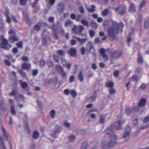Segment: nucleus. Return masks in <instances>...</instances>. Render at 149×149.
<instances>
[{"mask_svg": "<svg viewBox=\"0 0 149 149\" xmlns=\"http://www.w3.org/2000/svg\"><path fill=\"white\" fill-rule=\"evenodd\" d=\"M123 122V121L118 120L116 122L111 125L109 127L104 131L106 136L108 135V136L111 139L102 142L101 146L102 149H111L115 146L116 143V140L117 136L114 134L113 130L121 129V126Z\"/></svg>", "mask_w": 149, "mask_h": 149, "instance_id": "f257e3e1", "label": "nucleus"}, {"mask_svg": "<svg viewBox=\"0 0 149 149\" xmlns=\"http://www.w3.org/2000/svg\"><path fill=\"white\" fill-rule=\"evenodd\" d=\"M124 27V25L122 23L118 24L115 22H113L112 26L107 29L108 36L110 40H113L116 38V34L118 33L120 29L121 32H122V29Z\"/></svg>", "mask_w": 149, "mask_h": 149, "instance_id": "f03ea898", "label": "nucleus"}, {"mask_svg": "<svg viewBox=\"0 0 149 149\" xmlns=\"http://www.w3.org/2000/svg\"><path fill=\"white\" fill-rule=\"evenodd\" d=\"M8 33L10 35L9 40L12 43H13L14 42H17L19 40L18 36L13 30L11 29L9 31Z\"/></svg>", "mask_w": 149, "mask_h": 149, "instance_id": "7ed1b4c3", "label": "nucleus"}, {"mask_svg": "<svg viewBox=\"0 0 149 149\" xmlns=\"http://www.w3.org/2000/svg\"><path fill=\"white\" fill-rule=\"evenodd\" d=\"M1 38L2 40L1 47L4 49L8 50L11 47V44L8 43V40L4 38L3 35L1 36Z\"/></svg>", "mask_w": 149, "mask_h": 149, "instance_id": "20e7f679", "label": "nucleus"}, {"mask_svg": "<svg viewBox=\"0 0 149 149\" xmlns=\"http://www.w3.org/2000/svg\"><path fill=\"white\" fill-rule=\"evenodd\" d=\"M50 28L52 30L53 33V36L54 38L55 39L58 40L59 38L58 36L59 33V30L56 27L55 24H53L51 26Z\"/></svg>", "mask_w": 149, "mask_h": 149, "instance_id": "39448f33", "label": "nucleus"}, {"mask_svg": "<svg viewBox=\"0 0 149 149\" xmlns=\"http://www.w3.org/2000/svg\"><path fill=\"white\" fill-rule=\"evenodd\" d=\"M114 9L115 11L118 12V14L121 15L124 14L126 11V7L123 5H120Z\"/></svg>", "mask_w": 149, "mask_h": 149, "instance_id": "423d86ee", "label": "nucleus"}, {"mask_svg": "<svg viewBox=\"0 0 149 149\" xmlns=\"http://www.w3.org/2000/svg\"><path fill=\"white\" fill-rule=\"evenodd\" d=\"M56 69L58 72L59 74L61 75L62 78L66 79L67 78V74L64 71L63 68L59 65H56Z\"/></svg>", "mask_w": 149, "mask_h": 149, "instance_id": "0eeeda50", "label": "nucleus"}, {"mask_svg": "<svg viewBox=\"0 0 149 149\" xmlns=\"http://www.w3.org/2000/svg\"><path fill=\"white\" fill-rule=\"evenodd\" d=\"M84 28L82 25H79L78 27H74L72 29V31L73 32L76 34H80L81 33Z\"/></svg>", "mask_w": 149, "mask_h": 149, "instance_id": "6e6552de", "label": "nucleus"}, {"mask_svg": "<svg viewBox=\"0 0 149 149\" xmlns=\"http://www.w3.org/2000/svg\"><path fill=\"white\" fill-rule=\"evenodd\" d=\"M123 54V51L117 50L111 52L110 55L112 58H115L117 59L119 58Z\"/></svg>", "mask_w": 149, "mask_h": 149, "instance_id": "1a4fd4ad", "label": "nucleus"}, {"mask_svg": "<svg viewBox=\"0 0 149 149\" xmlns=\"http://www.w3.org/2000/svg\"><path fill=\"white\" fill-rule=\"evenodd\" d=\"M131 131V128L129 126H127L125 128V131L124 132L123 138H126L127 139L125 140L127 141L129 137V134Z\"/></svg>", "mask_w": 149, "mask_h": 149, "instance_id": "9d476101", "label": "nucleus"}, {"mask_svg": "<svg viewBox=\"0 0 149 149\" xmlns=\"http://www.w3.org/2000/svg\"><path fill=\"white\" fill-rule=\"evenodd\" d=\"M86 48L87 50L91 53H95V52L93 45L90 42H88L87 43Z\"/></svg>", "mask_w": 149, "mask_h": 149, "instance_id": "9b49d317", "label": "nucleus"}, {"mask_svg": "<svg viewBox=\"0 0 149 149\" xmlns=\"http://www.w3.org/2000/svg\"><path fill=\"white\" fill-rule=\"evenodd\" d=\"M9 102L10 104L12 103L13 105L11 106L10 107V110L11 114L12 115H15L16 114V112L15 108L14 106V102L13 100L11 99H9Z\"/></svg>", "mask_w": 149, "mask_h": 149, "instance_id": "f8f14e48", "label": "nucleus"}, {"mask_svg": "<svg viewBox=\"0 0 149 149\" xmlns=\"http://www.w3.org/2000/svg\"><path fill=\"white\" fill-rule=\"evenodd\" d=\"M100 54L104 59V60L106 61H107L108 60V58L107 55L105 53V49L102 48L100 49Z\"/></svg>", "mask_w": 149, "mask_h": 149, "instance_id": "ddd939ff", "label": "nucleus"}, {"mask_svg": "<svg viewBox=\"0 0 149 149\" xmlns=\"http://www.w3.org/2000/svg\"><path fill=\"white\" fill-rule=\"evenodd\" d=\"M21 68L22 69L29 71L31 68V65L30 63H24L22 64Z\"/></svg>", "mask_w": 149, "mask_h": 149, "instance_id": "4468645a", "label": "nucleus"}, {"mask_svg": "<svg viewBox=\"0 0 149 149\" xmlns=\"http://www.w3.org/2000/svg\"><path fill=\"white\" fill-rule=\"evenodd\" d=\"M71 56L75 57L77 53V50L76 48H72L70 49L68 52Z\"/></svg>", "mask_w": 149, "mask_h": 149, "instance_id": "2eb2a0df", "label": "nucleus"}, {"mask_svg": "<svg viewBox=\"0 0 149 149\" xmlns=\"http://www.w3.org/2000/svg\"><path fill=\"white\" fill-rule=\"evenodd\" d=\"M146 100L145 98H141L138 103V106L140 107H142L143 106H144L146 105Z\"/></svg>", "mask_w": 149, "mask_h": 149, "instance_id": "dca6fc26", "label": "nucleus"}, {"mask_svg": "<svg viewBox=\"0 0 149 149\" xmlns=\"http://www.w3.org/2000/svg\"><path fill=\"white\" fill-rule=\"evenodd\" d=\"M57 9L60 13H63L64 10V6L62 2H60L58 5Z\"/></svg>", "mask_w": 149, "mask_h": 149, "instance_id": "f3484780", "label": "nucleus"}, {"mask_svg": "<svg viewBox=\"0 0 149 149\" xmlns=\"http://www.w3.org/2000/svg\"><path fill=\"white\" fill-rule=\"evenodd\" d=\"M1 128L2 131L3 132V136L4 137H6V139L7 141H8V134L6 132V130L3 127V126H1ZM9 141L10 142V146L11 147H12V144L11 143V142L10 140H9Z\"/></svg>", "mask_w": 149, "mask_h": 149, "instance_id": "a211bd4d", "label": "nucleus"}, {"mask_svg": "<svg viewBox=\"0 0 149 149\" xmlns=\"http://www.w3.org/2000/svg\"><path fill=\"white\" fill-rule=\"evenodd\" d=\"M61 62L63 66H66L67 68L70 69V68L71 66V64L70 63H68L67 61L64 59H61Z\"/></svg>", "mask_w": 149, "mask_h": 149, "instance_id": "6ab92c4d", "label": "nucleus"}, {"mask_svg": "<svg viewBox=\"0 0 149 149\" xmlns=\"http://www.w3.org/2000/svg\"><path fill=\"white\" fill-rule=\"evenodd\" d=\"M105 86L107 88H110L113 87L114 86V83L111 80H109L107 81L105 84Z\"/></svg>", "mask_w": 149, "mask_h": 149, "instance_id": "aec40b11", "label": "nucleus"}, {"mask_svg": "<svg viewBox=\"0 0 149 149\" xmlns=\"http://www.w3.org/2000/svg\"><path fill=\"white\" fill-rule=\"evenodd\" d=\"M74 38L76 39L77 41H79L80 42L81 45L85 43L87 40V38H84L81 39L77 37L76 36H74Z\"/></svg>", "mask_w": 149, "mask_h": 149, "instance_id": "412c9836", "label": "nucleus"}, {"mask_svg": "<svg viewBox=\"0 0 149 149\" xmlns=\"http://www.w3.org/2000/svg\"><path fill=\"white\" fill-rule=\"evenodd\" d=\"M129 11L132 13H135L136 12V7L133 3H132L130 4Z\"/></svg>", "mask_w": 149, "mask_h": 149, "instance_id": "4be33fe9", "label": "nucleus"}, {"mask_svg": "<svg viewBox=\"0 0 149 149\" xmlns=\"http://www.w3.org/2000/svg\"><path fill=\"white\" fill-rule=\"evenodd\" d=\"M137 62L140 64H141L143 62V60L142 58L141 54L139 52L138 54V58L137 59Z\"/></svg>", "mask_w": 149, "mask_h": 149, "instance_id": "5701e85b", "label": "nucleus"}, {"mask_svg": "<svg viewBox=\"0 0 149 149\" xmlns=\"http://www.w3.org/2000/svg\"><path fill=\"white\" fill-rule=\"evenodd\" d=\"M18 71L22 77L24 78H27V74L24 71L23 69H19L18 70Z\"/></svg>", "mask_w": 149, "mask_h": 149, "instance_id": "b1692460", "label": "nucleus"}, {"mask_svg": "<svg viewBox=\"0 0 149 149\" xmlns=\"http://www.w3.org/2000/svg\"><path fill=\"white\" fill-rule=\"evenodd\" d=\"M18 71L22 77L24 78H27V74L24 71L23 69H19L18 70Z\"/></svg>", "mask_w": 149, "mask_h": 149, "instance_id": "393cba45", "label": "nucleus"}, {"mask_svg": "<svg viewBox=\"0 0 149 149\" xmlns=\"http://www.w3.org/2000/svg\"><path fill=\"white\" fill-rule=\"evenodd\" d=\"M17 94V92L15 89L13 90L12 92L10 93L9 95L10 96H14V98L15 100L18 101L17 99L16 96V95Z\"/></svg>", "mask_w": 149, "mask_h": 149, "instance_id": "a878e982", "label": "nucleus"}, {"mask_svg": "<svg viewBox=\"0 0 149 149\" xmlns=\"http://www.w3.org/2000/svg\"><path fill=\"white\" fill-rule=\"evenodd\" d=\"M78 78L79 81L82 82H83L84 80V77L83 75V73L81 71H79L78 74Z\"/></svg>", "mask_w": 149, "mask_h": 149, "instance_id": "bb28decb", "label": "nucleus"}, {"mask_svg": "<svg viewBox=\"0 0 149 149\" xmlns=\"http://www.w3.org/2000/svg\"><path fill=\"white\" fill-rule=\"evenodd\" d=\"M75 136L74 134H70L68 136V141L70 142H74L75 140Z\"/></svg>", "mask_w": 149, "mask_h": 149, "instance_id": "cd10ccee", "label": "nucleus"}, {"mask_svg": "<svg viewBox=\"0 0 149 149\" xmlns=\"http://www.w3.org/2000/svg\"><path fill=\"white\" fill-rule=\"evenodd\" d=\"M19 82L20 84L21 85L22 88H27L28 86V84L26 82H23L21 80H19Z\"/></svg>", "mask_w": 149, "mask_h": 149, "instance_id": "c85d7f7f", "label": "nucleus"}, {"mask_svg": "<svg viewBox=\"0 0 149 149\" xmlns=\"http://www.w3.org/2000/svg\"><path fill=\"white\" fill-rule=\"evenodd\" d=\"M39 133L38 132L35 131L33 132L32 137L34 139H38L39 137Z\"/></svg>", "mask_w": 149, "mask_h": 149, "instance_id": "c756f323", "label": "nucleus"}, {"mask_svg": "<svg viewBox=\"0 0 149 149\" xmlns=\"http://www.w3.org/2000/svg\"><path fill=\"white\" fill-rule=\"evenodd\" d=\"M132 111V109L131 107H127L125 111V113L127 114V115L130 116L131 115Z\"/></svg>", "mask_w": 149, "mask_h": 149, "instance_id": "7c9ffc66", "label": "nucleus"}, {"mask_svg": "<svg viewBox=\"0 0 149 149\" xmlns=\"http://www.w3.org/2000/svg\"><path fill=\"white\" fill-rule=\"evenodd\" d=\"M88 142L85 141L83 142L81 146V149H87L88 148Z\"/></svg>", "mask_w": 149, "mask_h": 149, "instance_id": "2f4dec72", "label": "nucleus"}, {"mask_svg": "<svg viewBox=\"0 0 149 149\" xmlns=\"http://www.w3.org/2000/svg\"><path fill=\"white\" fill-rule=\"evenodd\" d=\"M105 115H101L100 116V118L99 119V122L101 124H103L105 122Z\"/></svg>", "mask_w": 149, "mask_h": 149, "instance_id": "473e14b6", "label": "nucleus"}, {"mask_svg": "<svg viewBox=\"0 0 149 149\" xmlns=\"http://www.w3.org/2000/svg\"><path fill=\"white\" fill-rule=\"evenodd\" d=\"M95 7L94 5H92L91 6V8L89 9L87 8V10L90 13H93L95 11Z\"/></svg>", "mask_w": 149, "mask_h": 149, "instance_id": "72a5a7b5", "label": "nucleus"}, {"mask_svg": "<svg viewBox=\"0 0 149 149\" xmlns=\"http://www.w3.org/2000/svg\"><path fill=\"white\" fill-rule=\"evenodd\" d=\"M90 26L92 27V29H96L97 28V24L94 22H91Z\"/></svg>", "mask_w": 149, "mask_h": 149, "instance_id": "f704fd0d", "label": "nucleus"}, {"mask_svg": "<svg viewBox=\"0 0 149 149\" xmlns=\"http://www.w3.org/2000/svg\"><path fill=\"white\" fill-rule=\"evenodd\" d=\"M47 66L49 68L53 67L54 64L53 62L50 59H49L47 60Z\"/></svg>", "mask_w": 149, "mask_h": 149, "instance_id": "c9c22d12", "label": "nucleus"}, {"mask_svg": "<svg viewBox=\"0 0 149 149\" xmlns=\"http://www.w3.org/2000/svg\"><path fill=\"white\" fill-rule=\"evenodd\" d=\"M70 93L72 96L73 97H76L77 95L76 91L74 90H71L70 91Z\"/></svg>", "mask_w": 149, "mask_h": 149, "instance_id": "e433bc0d", "label": "nucleus"}, {"mask_svg": "<svg viewBox=\"0 0 149 149\" xmlns=\"http://www.w3.org/2000/svg\"><path fill=\"white\" fill-rule=\"evenodd\" d=\"M56 53L60 56H64L65 54L63 50L62 49H60L56 51Z\"/></svg>", "mask_w": 149, "mask_h": 149, "instance_id": "4c0bfd02", "label": "nucleus"}, {"mask_svg": "<svg viewBox=\"0 0 149 149\" xmlns=\"http://www.w3.org/2000/svg\"><path fill=\"white\" fill-rule=\"evenodd\" d=\"M109 91L110 94H114L116 93V91L113 87L109 88Z\"/></svg>", "mask_w": 149, "mask_h": 149, "instance_id": "58836bf2", "label": "nucleus"}, {"mask_svg": "<svg viewBox=\"0 0 149 149\" xmlns=\"http://www.w3.org/2000/svg\"><path fill=\"white\" fill-rule=\"evenodd\" d=\"M45 63V61L44 59H41L39 63V66L41 68L43 67Z\"/></svg>", "mask_w": 149, "mask_h": 149, "instance_id": "ea45409f", "label": "nucleus"}, {"mask_svg": "<svg viewBox=\"0 0 149 149\" xmlns=\"http://www.w3.org/2000/svg\"><path fill=\"white\" fill-rule=\"evenodd\" d=\"M144 26L145 28L148 29L149 28V20H146L144 23Z\"/></svg>", "mask_w": 149, "mask_h": 149, "instance_id": "a19ab883", "label": "nucleus"}, {"mask_svg": "<svg viewBox=\"0 0 149 149\" xmlns=\"http://www.w3.org/2000/svg\"><path fill=\"white\" fill-rule=\"evenodd\" d=\"M120 74V71L118 70H116L113 72V75L114 77L117 78L119 77Z\"/></svg>", "mask_w": 149, "mask_h": 149, "instance_id": "79ce46f5", "label": "nucleus"}, {"mask_svg": "<svg viewBox=\"0 0 149 149\" xmlns=\"http://www.w3.org/2000/svg\"><path fill=\"white\" fill-rule=\"evenodd\" d=\"M81 23L83 25L86 26L87 28H88L89 27V25L87 21L84 19H83L81 20Z\"/></svg>", "mask_w": 149, "mask_h": 149, "instance_id": "37998d69", "label": "nucleus"}, {"mask_svg": "<svg viewBox=\"0 0 149 149\" xmlns=\"http://www.w3.org/2000/svg\"><path fill=\"white\" fill-rule=\"evenodd\" d=\"M62 130L61 127L59 126L56 125V129L55 130V132H56L59 133Z\"/></svg>", "mask_w": 149, "mask_h": 149, "instance_id": "c03bdc74", "label": "nucleus"}, {"mask_svg": "<svg viewBox=\"0 0 149 149\" xmlns=\"http://www.w3.org/2000/svg\"><path fill=\"white\" fill-rule=\"evenodd\" d=\"M16 45L18 48H19L21 49L23 48V42L22 41H19L17 42Z\"/></svg>", "mask_w": 149, "mask_h": 149, "instance_id": "a18cd8bd", "label": "nucleus"}, {"mask_svg": "<svg viewBox=\"0 0 149 149\" xmlns=\"http://www.w3.org/2000/svg\"><path fill=\"white\" fill-rule=\"evenodd\" d=\"M50 114L52 118H54L55 117L56 115V112L54 110H52L50 112Z\"/></svg>", "mask_w": 149, "mask_h": 149, "instance_id": "49530a36", "label": "nucleus"}, {"mask_svg": "<svg viewBox=\"0 0 149 149\" xmlns=\"http://www.w3.org/2000/svg\"><path fill=\"white\" fill-rule=\"evenodd\" d=\"M146 3V0H143L141 3L139 5V8L141 9L143 8V7L145 5Z\"/></svg>", "mask_w": 149, "mask_h": 149, "instance_id": "de8ad7c7", "label": "nucleus"}, {"mask_svg": "<svg viewBox=\"0 0 149 149\" xmlns=\"http://www.w3.org/2000/svg\"><path fill=\"white\" fill-rule=\"evenodd\" d=\"M109 13V9H106L102 11V14L104 16H106L108 15Z\"/></svg>", "mask_w": 149, "mask_h": 149, "instance_id": "09e8293b", "label": "nucleus"}, {"mask_svg": "<svg viewBox=\"0 0 149 149\" xmlns=\"http://www.w3.org/2000/svg\"><path fill=\"white\" fill-rule=\"evenodd\" d=\"M27 0H20V5L22 6H25L27 3Z\"/></svg>", "mask_w": 149, "mask_h": 149, "instance_id": "8fccbe9b", "label": "nucleus"}, {"mask_svg": "<svg viewBox=\"0 0 149 149\" xmlns=\"http://www.w3.org/2000/svg\"><path fill=\"white\" fill-rule=\"evenodd\" d=\"M132 78L133 81L137 82L139 80V77L136 75H134L132 76Z\"/></svg>", "mask_w": 149, "mask_h": 149, "instance_id": "3c124183", "label": "nucleus"}, {"mask_svg": "<svg viewBox=\"0 0 149 149\" xmlns=\"http://www.w3.org/2000/svg\"><path fill=\"white\" fill-rule=\"evenodd\" d=\"M42 44L43 45H45L47 43V37L46 36L45 37H43L42 36Z\"/></svg>", "mask_w": 149, "mask_h": 149, "instance_id": "603ef678", "label": "nucleus"}, {"mask_svg": "<svg viewBox=\"0 0 149 149\" xmlns=\"http://www.w3.org/2000/svg\"><path fill=\"white\" fill-rule=\"evenodd\" d=\"M33 29L35 30L38 31H40V27L38 24H36L34 25L33 27Z\"/></svg>", "mask_w": 149, "mask_h": 149, "instance_id": "864d4df0", "label": "nucleus"}, {"mask_svg": "<svg viewBox=\"0 0 149 149\" xmlns=\"http://www.w3.org/2000/svg\"><path fill=\"white\" fill-rule=\"evenodd\" d=\"M72 22L71 20H70V19H68L66 20L65 23V25L66 26H68L69 25L71 24H72Z\"/></svg>", "mask_w": 149, "mask_h": 149, "instance_id": "5fc2aeb1", "label": "nucleus"}, {"mask_svg": "<svg viewBox=\"0 0 149 149\" xmlns=\"http://www.w3.org/2000/svg\"><path fill=\"white\" fill-rule=\"evenodd\" d=\"M132 110H133L134 111L138 113L139 112V109L138 107L134 106L132 109Z\"/></svg>", "mask_w": 149, "mask_h": 149, "instance_id": "6e6d98bb", "label": "nucleus"}, {"mask_svg": "<svg viewBox=\"0 0 149 149\" xmlns=\"http://www.w3.org/2000/svg\"><path fill=\"white\" fill-rule=\"evenodd\" d=\"M53 59H54V60L57 63H59V59L58 56L56 55H54L53 56Z\"/></svg>", "mask_w": 149, "mask_h": 149, "instance_id": "4d7b16f0", "label": "nucleus"}, {"mask_svg": "<svg viewBox=\"0 0 149 149\" xmlns=\"http://www.w3.org/2000/svg\"><path fill=\"white\" fill-rule=\"evenodd\" d=\"M38 71L37 70H33L32 71V74L33 76H36L38 73Z\"/></svg>", "mask_w": 149, "mask_h": 149, "instance_id": "13d9d810", "label": "nucleus"}, {"mask_svg": "<svg viewBox=\"0 0 149 149\" xmlns=\"http://www.w3.org/2000/svg\"><path fill=\"white\" fill-rule=\"evenodd\" d=\"M79 10L81 14H84V9L82 6H81L79 7Z\"/></svg>", "mask_w": 149, "mask_h": 149, "instance_id": "bf43d9fd", "label": "nucleus"}, {"mask_svg": "<svg viewBox=\"0 0 149 149\" xmlns=\"http://www.w3.org/2000/svg\"><path fill=\"white\" fill-rule=\"evenodd\" d=\"M89 35L91 37H93L95 35L94 31L92 30H90L89 31Z\"/></svg>", "mask_w": 149, "mask_h": 149, "instance_id": "052dcab7", "label": "nucleus"}, {"mask_svg": "<svg viewBox=\"0 0 149 149\" xmlns=\"http://www.w3.org/2000/svg\"><path fill=\"white\" fill-rule=\"evenodd\" d=\"M147 84L143 83L140 86V88L142 90L145 89L147 87Z\"/></svg>", "mask_w": 149, "mask_h": 149, "instance_id": "680f3d73", "label": "nucleus"}, {"mask_svg": "<svg viewBox=\"0 0 149 149\" xmlns=\"http://www.w3.org/2000/svg\"><path fill=\"white\" fill-rule=\"evenodd\" d=\"M149 121V114L146 116L143 120V123H146Z\"/></svg>", "mask_w": 149, "mask_h": 149, "instance_id": "e2e57ef3", "label": "nucleus"}, {"mask_svg": "<svg viewBox=\"0 0 149 149\" xmlns=\"http://www.w3.org/2000/svg\"><path fill=\"white\" fill-rule=\"evenodd\" d=\"M0 28L1 29H3V21L2 18H0Z\"/></svg>", "mask_w": 149, "mask_h": 149, "instance_id": "0e129e2a", "label": "nucleus"}, {"mask_svg": "<svg viewBox=\"0 0 149 149\" xmlns=\"http://www.w3.org/2000/svg\"><path fill=\"white\" fill-rule=\"evenodd\" d=\"M4 62L5 64L8 66H10L11 65L10 62L7 60L5 59L4 60Z\"/></svg>", "mask_w": 149, "mask_h": 149, "instance_id": "69168bd1", "label": "nucleus"}, {"mask_svg": "<svg viewBox=\"0 0 149 149\" xmlns=\"http://www.w3.org/2000/svg\"><path fill=\"white\" fill-rule=\"evenodd\" d=\"M74 77L73 75L71 76L69 79V82L71 83L74 81Z\"/></svg>", "mask_w": 149, "mask_h": 149, "instance_id": "338daca9", "label": "nucleus"}, {"mask_svg": "<svg viewBox=\"0 0 149 149\" xmlns=\"http://www.w3.org/2000/svg\"><path fill=\"white\" fill-rule=\"evenodd\" d=\"M63 92L65 95H68L70 93V91L68 89H66L64 90Z\"/></svg>", "mask_w": 149, "mask_h": 149, "instance_id": "774afa93", "label": "nucleus"}]
</instances>
